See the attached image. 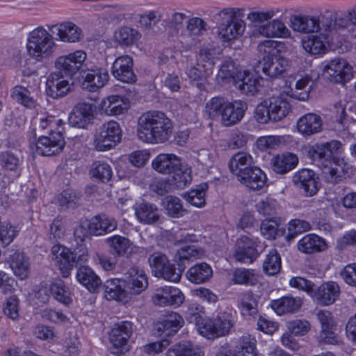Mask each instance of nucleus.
<instances>
[{
    "mask_svg": "<svg viewBox=\"0 0 356 356\" xmlns=\"http://www.w3.org/2000/svg\"><path fill=\"white\" fill-rule=\"evenodd\" d=\"M172 130V120L163 111L149 110L138 118L137 136L144 143H164L170 138Z\"/></svg>",
    "mask_w": 356,
    "mask_h": 356,
    "instance_id": "obj_2",
    "label": "nucleus"
},
{
    "mask_svg": "<svg viewBox=\"0 0 356 356\" xmlns=\"http://www.w3.org/2000/svg\"><path fill=\"white\" fill-rule=\"evenodd\" d=\"M232 280L235 284L254 286L258 278L254 270L238 268L234 270Z\"/></svg>",
    "mask_w": 356,
    "mask_h": 356,
    "instance_id": "obj_57",
    "label": "nucleus"
},
{
    "mask_svg": "<svg viewBox=\"0 0 356 356\" xmlns=\"http://www.w3.org/2000/svg\"><path fill=\"white\" fill-rule=\"evenodd\" d=\"M298 162L295 154L286 152L275 155L271 160L272 169L277 173L284 175L294 169Z\"/></svg>",
    "mask_w": 356,
    "mask_h": 356,
    "instance_id": "obj_38",
    "label": "nucleus"
},
{
    "mask_svg": "<svg viewBox=\"0 0 356 356\" xmlns=\"http://www.w3.org/2000/svg\"><path fill=\"white\" fill-rule=\"evenodd\" d=\"M132 333V323L127 321H121L115 324L112 329L109 336L110 342L115 348L120 350L122 353Z\"/></svg>",
    "mask_w": 356,
    "mask_h": 356,
    "instance_id": "obj_26",
    "label": "nucleus"
},
{
    "mask_svg": "<svg viewBox=\"0 0 356 356\" xmlns=\"http://www.w3.org/2000/svg\"><path fill=\"white\" fill-rule=\"evenodd\" d=\"M184 298V293L179 288L164 286L156 289L152 296V301L156 305L160 307H177L183 303Z\"/></svg>",
    "mask_w": 356,
    "mask_h": 356,
    "instance_id": "obj_17",
    "label": "nucleus"
},
{
    "mask_svg": "<svg viewBox=\"0 0 356 356\" xmlns=\"http://www.w3.org/2000/svg\"><path fill=\"white\" fill-rule=\"evenodd\" d=\"M207 323V329L204 331V337L215 339L225 336L234 325L232 314L227 312H220L215 318L208 319Z\"/></svg>",
    "mask_w": 356,
    "mask_h": 356,
    "instance_id": "obj_16",
    "label": "nucleus"
},
{
    "mask_svg": "<svg viewBox=\"0 0 356 356\" xmlns=\"http://www.w3.org/2000/svg\"><path fill=\"white\" fill-rule=\"evenodd\" d=\"M277 202L272 197H267L261 200L257 204L256 209L259 213L271 218L276 214Z\"/></svg>",
    "mask_w": 356,
    "mask_h": 356,
    "instance_id": "obj_63",
    "label": "nucleus"
},
{
    "mask_svg": "<svg viewBox=\"0 0 356 356\" xmlns=\"http://www.w3.org/2000/svg\"><path fill=\"white\" fill-rule=\"evenodd\" d=\"M123 286L126 288L131 303L148 287V276L145 271L138 266L129 268L124 275Z\"/></svg>",
    "mask_w": 356,
    "mask_h": 356,
    "instance_id": "obj_11",
    "label": "nucleus"
},
{
    "mask_svg": "<svg viewBox=\"0 0 356 356\" xmlns=\"http://www.w3.org/2000/svg\"><path fill=\"white\" fill-rule=\"evenodd\" d=\"M215 49L212 48H202L200 50L197 58V65H201L204 72L211 71L215 65Z\"/></svg>",
    "mask_w": 356,
    "mask_h": 356,
    "instance_id": "obj_62",
    "label": "nucleus"
},
{
    "mask_svg": "<svg viewBox=\"0 0 356 356\" xmlns=\"http://www.w3.org/2000/svg\"><path fill=\"white\" fill-rule=\"evenodd\" d=\"M327 246L325 240L315 234L305 235L298 243V250L306 254L322 252Z\"/></svg>",
    "mask_w": 356,
    "mask_h": 356,
    "instance_id": "obj_39",
    "label": "nucleus"
},
{
    "mask_svg": "<svg viewBox=\"0 0 356 356\" xmlns=\"http://www.w3.org/2000/svg\"><path fill=\"white\" fill-rule=\"evenodd\" d=\"M292 28L294 31L314 33L323 30L321 19L314 17L298 15L295 16L291 21Z\"/></svg>",
    "mask_w": 356,
    "mask_h": 356,
    "instance_id": "obj_40",
    "label": "nucleus"
},
{
    "mask_svg": "<svg viewBox=\"0 0 356 356\" xmlns=\"http://www.w3.org/2000/svg\"><path fill=\"white\" fill-rule=\"evenodd\" d=\"M9 264L15 276L19 280L26 279L30 270L29 258L24 252L15 251L10 257Z\"/></svg>",
    "mask_w": 356,
    "mask_h": 356,
    "instance_id": "obj_42",
    "label": "nucleus"
},
{
    "mask_svg": "<svg viewBox=\"0 0 356 356\" xmlns=\"http://www.w3.org/2000/svg\"><path fill=\"white\" fill-rule=\"evenodd\" d=\"M207 189L208 186L207 184L199 185L196 188H191L186 192L184 197L191 205L197 208H202L206 204V193Z\"/></svg>",
    "mask_w": 356,
    "mask_h": 356,
    "instance_id": "obj_54",
    "label": "nucleus"
},
{
    "mask_svg": "<svg viewBox=\"0 0 356 356\" xmlns=\"http://www.w3.org/2000/svg\"><path fill=\"white\" fill-rule=\"evenodd\" d=\"M86 53L83 50H76L67 55L60 56L55 60L54 67L64 76L72 79L80 71L86 59Z\"/></svg>",
    "mask_w": 356,
    "mask_h": 356,
    "instance_id": "obj_14",
    "label": "nucleus"
},
{
    "mask_svg": "<svg viewBox=\"0 0 356 356\" xmlns=\"http://www.w3.org/2000/svg\"><path fill=\"white\" fill-rule=\"evenodd\" d=\"M83 238H81V243H77L73 250L60 244L52 246L51 253L55 256L58 268L63 277H69L74 267L87 262L89 255L88 248L83 243Z\"/></svg>",
    "mask_w": 356,
    "mask_h": 356,
    "instance_id": "obj_4",
    "label": "nucleus"
},
{
    "mask_svg": "<svg viewBox=\"0 0 356 356\" xmlns=\"http://www.w3.org/2000/svg\"><path fill=\"white\" fill-rule=\"evenodd\" d=\"M323 30L332 36L334 42H340L346 35V29L350 25L356 26V8L349 10L348 15L337 17V14L325 11L321 15Z\"/></svg>",
    "mask_w": 356,
    "mask_h": 356,
    "instance_id": "obj_7",
    "label": "nucleus"
},
{
    "mask_svg": "<svg viewBox=\"0 0 356 356\" xmlns=\"http://www.w3.org/2000/svg\"><path fill=\"white\" fill-rule=\"evenodd\" d=\"M339 293L340 288L338 284L333 281H329L323 283L317 289L314 287L310 296L316 300L319 305L327 306L336 301Z\"/></svg>",
    "mask_w": 356,
    "mask_h": 356,
    "instance_id": "obj_21",
    "label": "nucleus"
},
{
    "mask_svg": "<svg viewBox=\"0 0 356 356\" xmlns=\"http://www.w3.org/2000/svg\"><path fill=\"white\" fill-rule=\"evenodd\" d=\"M90 174L92 179L102 183H107L113 177V170L107 162L97 160L92 162Z\"/></svg>",
    "mask_w": 356,
    "mask_h": 356,
    "instance_id": "obj_51",
    "label": "nucleus"
},
{
    "mask_svg": "<svg viewBox=\"0 0 356 356\" xmlns=\"http://www.w3.org/2000/svg\"><path fill=\"white\" fill-rule=\"evenodd\" d=\"M268 100V109L271 121L278 122L285 118L291 111V104L289 101L282 97H272Z\"/></svg>",
    "mask_w": 356,
    "mask_h": 356,
    "instance_id": "obj_41",
    "label": "nucleus"
},
{
    "mask_svg": "<svg viewBox=\"0 0 356 356\" xmlns=\"http://www.w3.org/2000/svg\"><path fill=\"white\" fill-rule=\"evenodd\" d=\"M136 214L139 220L145 224H152L159 218L156 206L149 202L141 203L136 209Z\"/></svg>",
    "mask_w": 356,
    "mask_h": 356,
    "instance_id": "obj_53",
    "label": "nucleus"
},
{
    "mask_svg": "<svg viewBox=\"0 0 356 356\" xmlns=\"http://www.w3.org/2000/svg\"><path fill=\"white\" fill-rule=\"evenodd\" d=\"M318 179L314 171L307 168L298 170L293 176L294 182L300 184L307 196H313L317 193L319 189Z\"/></svg>",
    "mask_w": 356,
    "mask_h": 356,
    "instance_id": "obj_28",
    "label": "nucleus"
},
{
    "mask_svg": "<svg viewBox=\"0 0 356 356\" xmlns=\"http://www.w3.org/2000/svg\"><path fill=\"white\" fill-rule=\"evenodd\" d=\"M104 296L108 300H115L124 305L131 303L126 288L123 286L122 280L111 278L104 284Z\"/></svg>",
    "mask_w": 356,
    "mask_h": 356,
    "instance_id": "obj_27",
    "label": "nucleus"
},
{
    "mask_svg": "<svg viewBox=\"0 0 356 356\" xmlns=\"http://www.w3.org/2000/svg\"><path fill=\"white\" fill-rule=\"evenodd\" d=\"M297 129L303 136H309L318 133L322 129L321 118L315 113H307L298 119Z\"/></svg>",
    "mask_w": 356,
    "mask_h": 356,
    "instance_id": "obj_37",
    "label": "nucleus"
},
{
    "mask_svg": "<svg viewBox=\"0 0 356 356\" xmlns=\"http://www.w3.org/2000/svg\"><path fill=\"white\" fill-rule=\"evenodd\" d=\"M122 131L120 124L114 120L104 122L95 136V147L99 151H107L115 147L122 140Z\"/></svg>",
    "mask_w": 356,
    "mask_h": 356,
    "instance_id": "obj_10",
    "label": "nucleus"
},
{
    "mask_svg": "<svg viewBox=\"0 0 356 356\" xmlns=\"http://www.w3.org/2000/svg\"><path fill=\"white\" fill-rule=\"evenodd\" d=\"M54 28L59 40L63 42H75L79 40L81 35V30L72 22L60 23Z\"/></svg>",
    "mask_w": 356,
    "mask_h": 356,
    "instance_id": "obj_43",
    "label": "nucleus"
},
{
    "mask_svg": "<svg viewBox=\"0 0 356 356\" xmlns=\"http://www.w3.org/2000/svg\"><path fill=\"white\" fill-rule=\"evenodd\" d=\"M191 168L182 164L180 162V166L175 168L172 175L171 181L172 184L177 188H184L191 184L192 180Z\"/></svg>",
    "mask_w": 356,
    "mask_h": 356,
    "instance_id": "obj_52",
    "label": "nucleus"
},
{
    "mask_svg": "<svg viewBox=\"0 0 356 356\" xmlns=\"http://www.w3.org/2000/svg\"><path fill=\"white\" fill-rule=\"evenodd\" d=\"M318 33H312L302 39L304 50L310 55L321 56L328 51V47L334 42L332 36L323 30Z\"/></svg>",
    "mask_w": 356,
    "mask_h": 356,
    "instance_id": "obj_15",
    "label": "nucleus"
},
{
    "mask_svg": "<svg viewBox=\"0 0 356 356\" xmlns=\"http://www.w3.org/2000/svg\"><path fill=\"white\" fill-rule=\"evenodd\" d=\"M312 81L309 75H305L299 79L295 86L294 89H291L289 95L296 99L305 101L309 97V90H307V86Z\"/></svg>",
    "mask_w": 356,
    "mask_h": 356,
    "instance_id": "obj_60",
    "label": "nucleus"
},
{
    "mask_svg": "<svg viewBox=\"0 0 356 356\" xmlns=\"http://www.w3.org/2000/svg\"><path fill=\"white\" fill-rule=\"evenodd\" d=\"M248 108L247 104L241 100L227 101L220 122L225 127L238 123L244 117Z\"/></svg>",
    "mask_w": 356,
    "mask_h": 356,
    "instance_id": "obj_22",
    "label": "nucleus"
},
{
    "mask_svg": "<svg viewBox=\"0 0 356 356\" xmlns=\"http://www.w3.org/2000/svg\"><path fill=\"white\" fill-rule=\"evenodd\" d=\"M197 254L198 250L195 245H184L177 250L174 257V261L181 275L186 266L193 259H196Z\"/></svg>",
    "mask_w": 356,
    "mask_h": 356,
    "instance_id": "obj_45",
    "label": "nucleus"
},
{
    "mask_svg": "<svg viewBox=\"0 0 356 356\" xmlns=\"http://www.w3.org/2000/svg\"><path fill=\"white\" fill-rule=\"evenodd\" d=\"M238 79L234 86L243 94L254 95L260 91L261 82L263 78L259 75L250 72L249 70H243L239 72Z\"/></svg>",
    "mask_w": 356,
    "mask_h": 356,
    "instance_id": "obj_25",
    "label": "nucleus"
},
{
    "mask_svg": "<svg viewBox=\"0 0 356 356\" xmlns=\"http://www.w3.org/2000/svg\"><path fill=\"white\" fill-rule=\"evenodd\" d=\"M93 104L87 102H79L70 115V120L74 126L85 127L93 120Z\"/></svg>",
    "mask_w": 356,
    "mask_h": 356,
    "instance_id": "obj_31",
    "label": "nucleus"
},
{
    "mask_svg": "<svg viewBox=\"0 0 356 356\" xmlns=\"http://www.w3.org/2000/svg\"><path fill=\"white\" fill-rule=\"evenodd\" d=\"M213 275V270L209 264L200 262L190 267L186 273V279L195 284H204Z\"/></svg>",
    "mask_w": 356,
    "mask_h": 356,
    "instance_id": "obj_36",
    "label": "nucleus"
},
{
    "mask_svg": "<svg viewBox=\"0 0 356 356\" xmlns=\"http://www.w3.org/2000/svg\"><path fill=\"white\" fill-rule=\"evenodd\" d=\"M30 94V91L26 88L20 85L13 87L11 91V97L17 102L26 108L35 109L37 102Z\"/></svg>",
    "mask_w": 356,
    "mask_h": 356,
    "instance_id": "obj_56",
    "label": "nucleus"
},
{
    "mask_svg": "<svg viewBox=\"0 0 356 356\" xmlns=\"http://www.w3.org/2000/svg\"><path fill=\"white\" fill-rule=\"evenodd\" d=\"M264 249L259 238L241 236L236 241L234 257L237 261L250 264L259 257Z\"/></svg>",
    "mask_w": 356,
    "mask_h": 356,
    "instance_id": "obj_9",
    "label": "nucleus"
},
{
    "mask_svg": "<svg viewBox=\"0 0 356 356\" xmlns=\"http://www.w3.org/2000/svg\"><path fill=\"white\" fill-rule=\"evenodd\" d=\"M341 149V142L334 140L309 147L308 156L321 169L327 184H339L352 172L351 165L340 155Z\"/></svg>",
    "mask_w": 356,
    "mask_h": 356,
    "instance_id": "obj_1",
    "label": "nucleus"
},
{
    "mask_svg": "<svg viewBox=\"0 0 356 356\" xmlns=\"http://www.w3.org/2000/svg\"><path fill=\"white\" fill-rule=\"evenodd\" d=\"M65 122L54 115H47L40 120L39 129L48 136H41L35 143V152L42 156L60 153L65 147Z\"/></svg>",
    "mask_w": 356,
    "mask_h": 356,
    "instance_id": "obj_3",
    "label": "nucleus"
},
{
    "mask_svg": "<svg viewBox=\"0 0 356 356\" xmlns=\"http://www.w3.org/2000/svg\"><path fill=\"white\" fill-rule=\"evenodd\" d=\"M228 99L222 96H214L207 102L204 106V115L212 120H221Z\"/></svg>",
    "mask_w": 356,
    "mask_h": 356,
    "instance_id": "obj_49",
    "label": "nucleus"
},
{
    "mask_svg": "<svg viewBox=\"0 0 356 356\" xmlns=\"http://www.w3.org/2000/svg\"><path fill=\"white\" fill-rule=\"evenodd\" d=\"M218 17L225 21L218 27V35L224 42H229L241 36L245 31V23L238 19L233 8H224L218 13Z\"/></svg>",
    "mask_w": 356,
    "mask_h": 356,
    "instance_id": "obj_8",
    "label": "nucleus"
},
{
    "mask_svg": "<svg viewBox=\"0 0 356 356\" xmlns=\"http://www.w3.org/2000/svg\"><path fill=\"white\" fill-rule=\"evenodd\" d=\"M282 268V259L277 250H271L266 254L263 263L264 272L268 275L277 274Z\"/></svg>",
    "mask_w": 356,
    "mask_h": 356,
    "instance_id": "obj_58",
    "label": "nucleus"
},
{
    "mask_svg": "<svg viewBox=\"0 0 356 356\" xmlns=\"http://www.w3.org/2000/svg\"><path fill=\"white\" fill-rule=\"evenodd\" d=\"M55 47L53 36L43 27H37L27 37L26 49L33 58L40 60L51 56Z\"/></svg>",
    "mask_w": 356,
    "mask_h": 356,
    "instance_id": "obj_6",
    "label": "nucleus"
},
{
    "mask_svg": "<svg viewBox=\"0 0 356 356\" xmlns=\"http://www.w3.org/2000/svg\"><path fill=\"white\" fill-rule=\"evenodd\" d=\"M323 74L334 83H345L353 77V67L346 60L334 58L323 63Z\"/></svg>",
    "mask_w": 356,
    "mask_h": 356,
    "instance_id": "obj_13",
    "label": "nucleus"
},
{
    "mask_svg": "<svg viewBox=\"0 0 356 356\" xmlns=\"http://www.w3.org/2000/svg\"><path fill=\"white\" fill-rule=\"evenodd\" d=\"M181 159L175 154L161 153L152 162V168L158 172L170 175L175 168L180 166Z\"/></svg>",
    "mask_w": 356,
    "mask_h": 356,
    "instance_id": "obj_34",
    "label": "nucleus"
},
{
    "mask_svg": "<svg viewBox=\"0 0 356 356\" xmlns=\"http://www.w3.org/2000/svg\"><path fill=\"white\" fill-rule=\"evenodd\" d=\"M239 72L242 71L238 70L235 63L231 58H227L221 64L218 75L223 81H232L234 85L238 79Z\"/></svg>",
    "mask_w": 356,
    "mask_h": 356,
    "instance_id": "obj_59",
    "label": "nucleus"
},
{
    "mask_svg": "<svg viewBox=\"0 0 356 356\" xmlns=\"http://www.w3.org/2000/svg\"><path fill=\"white\" fill-rule=\"evenodd\" d=\"M302 304L300 298H294L291 295L284 296L271 300L270 307L279 316L291 314L298 311Z\"/></svg>",
    "mask_w": 356,
    "mask_h": 356,
    "instance_id": "obj_33",
    "label": "nucleus"
},
{
    "mask_svg": "<svg viewBox=\"0 0 356 356\" xmlns=\"http://www.w3.org/2000/svg\"><path fill=\"white\" fill-rule=\"evenodd\" d=\"M239 356H258L257 341L250 334L243 335L236 346Z\"/></svg>",
    "mask_w": 356,
    "mask_h": 356,
    "instance_id": "obj_61",
    "label": "nucleus"
},
{
    "mask_svg": "<svg viewBox=\"0 0 356 356\" xmlns=\"http://www.w3.org/2000/svg\"><path fill=\"white\" fill-rule=\"evenodd\" d=\"M237 179L247 188L253 191H259L266 185L268 178L260 168L252 165L243 171Z\"/></svg>",
    "mask_w": 356,
    "mask_h": 356,
    "instance_id": "obj_24",
    "label": "nucleus"
},
{
    "mask_svg": "<svg viewBox=\"0 0 356 356\" xmlns=\"http://www.w3.org/2000/svg\"><path fill=\"white\" fill-rule=\"evenodd\" d=\"M81 87L88 92H96L104 87L109 79L107 70L103 67H95L83 71Z\"/></svg>",
    "mask_w": 356,
    "mask_h": 356,
    "instance_id": "obj_20",
    "label": "nucleus"
},
{
    "mask_svg": "<svg viewBox=\"0 0 356 356\" xmlns=\"http://www.w3.org/2000/svg\"><path fill=\"white\" fill-rule=\"evenodd\" d=\"M88 227L92 234L102 236L115 230L117 222L114 218H109L104 213H99L90 218Z\"/></svg>",
    "mask_w": 356,
    "mask_h": 356,
    "instance_id": "obj_30",
    "label": "nucleus"
},
{
    "mask_svg": "<svg viewBox=\"0 0 356 356\" xmlns=\"http://www.w3.org/2000/svg\"><path fill=\"white\" fill-rule=\"evenodd\" d=\"M252 156L245 152H238L234 154L229 161V168L231 172L238 177L243 171L250 168L252 165Z\"/></svg>",
    "mask_w": 356,
    "mask_h": 356,
    "instance_id": "obj_48",
    "label": "nucleus"
},
{
    "mask_svg": "<svg viewBox=\"0 0 356 356\" xmlns=\"http://www.w3.org/2000/svg\"><path fill=\"white\" fill-rule=\"evenodd\" d=\"M139 32L129 26H121L114 33L115 40L121 46L129 47L136 44L140 39Z\"/></svg>",
    "mask_w": 356,
    "mask_h": 356,
    "instance_id": "obj_50",
    "label": "nucleus"
},
{
    "mask_svg": "<svg viewBox=\"0 0 356 356\" xmlns=\"http://www.w3.org/2000/svg\"><path fill=\"white\" fill-rule=\"evenodd\" d=\"M112 254L115 256H124L129 248V240L124 236L115 235L108 238Z\"/></svg>",
    "mask_w": 356,
    "mask_h": 356,
    "instance_id": "obj_64",
    "label": "nucleus"
},
{
    "mask_svg": "<svg viewBox=\"0 0 356 356\" xmlns=\"http://www.w3.org/2000/svg\"><path fill=\"white\" fill-rule=\"evenodd\" d=\"M277 47L278 42L272 40H266L258 45L259 50L266 54L263 57L262 72L266 79L275 78L286 71L288 60L276 54Z\"/></svg>",
    "mask_w": 356,
    "mask_h": 356,
    "instance_id": "obj_5",
    "label": "nucleus"
},
{
    "mask_svg": "<svg viewBox=\"0 0 356 356\" xmlns=\"http://www.w3.org/2000/svg\"><path fill=\"white\" fill-rule=\"evenodd\" d=\"M70 79L58 70L50 73L45 83L47 95L53 99L65 96L70 90Z\"/></svg>",
    "mask_w": 356,
    "mask_h": 356,
    "instance_id": "obj_18",
    "label": "nucleus"
},
{
    "mask_svg": "<svg viewBox=\"0 0 356 356\" xmlns=\"http://www.w3.org/2000/svg\"><path fill=\"white\" fill-rule=\"evenodd\" d=\"M22 161L10 150L0 152V167L4 172H8L17 176L20 174Z\"/></svg>",
    "mask_w": 356,
    "mask_h": 356,
    "instance_id": "obj_46",
    "label": "nucleus"
},
{
    "mask_svg": "<svg viewBox=\"0 0 356 356\" xmlns=\"http://www.w3.org/2000/svg\"><path fill=\"white\" fill-rule=\"evenodd\" d=\"M317 316L321 323L322 340L327 344H339L340 339L335 333L336 323L332 313L328 311H320Z\"/></svg>",
    "mask_w": 356,
    "mask_h": 356,
    "instance_id": "obj_23",
    "label": "nucleus"
},
{
    "mask_svg": "<svg viewBox=\"0 0 356 356\" xmlns=\"http://www.w3.org/2000/svg\"><path fill=\"white\" fill-rule=\"evenodd\" d=\"M81 193L78 191L68 187L61 191L56 198V203L61 209L67 208H74L76 207Z\"/></svg>",
    "mask_w": 356,
    "mask_h": 356,
    "instance_id": "obj_55",
    "label": "nucleus"
},
{
    "mask_svg": "<svg viewBox=\"0 0 356 356\" xmlns=\"http://www.w3.org/2000/svg\"><path fill=\"white\" fill-rule=\"evenodd\" d=\"M134 60L129 55L116 58L112 65V74L117 79L124 83H134L136 76L134 72Z\"/></svg>",
    "mask_w": 356,
    "mask_h": 356,
    "instance_id": "obj_19",
    "label": "nucleus"
},
{
    "mask_svg": "<svg viewBox=\"0 0 356 356\" xmlns=\"http://www.w3.org/2000/svg\"><path fill=\"white\" fill-rule=\"evenodd\" d=\"M185 317L187 322L194 324L197 327L200 334L204 337V327H206V324H208L207 320L210 319V317L205 315L204 307L196 302L191 303L188 307Z\"/></svg>",
    "mask_w": 356,
    "mask_h": 356,
    "instance_id": "obj_35",
    "label": "nucleus"
},
{
    "mask_svg": "<svg viewBox=\"0 0 356 356\" xmlns=\"http://www.w3.org/2000/svg\"><path fill=\"white\" fill-rule=\"evenodd\" d=\"M76 278L79 283L90 293H96L102 286V280L95 272L89 266L79 265Z\"/></svg>",
    "mask_w": 356,
    "mask_h": 356,
    "instance_id": "obj_29",
    "label": "nucleus"
},
{
    "mask_svg": "<svg viewBox=\"0 0 356 356\" xmlns=\"http://www.w3.org/2000/svg\"><path fill=\"white\" fill-rule=\"evenodd\" d=\"M149 264L154 273L157 277L172 282H179L181 275L175 264L171 263L168 257L161 252H155L149 258Z\"/></svg>",
    "mask_w": 356,
    "mask_h": 356,
    "instance_id": "obj_12",
    "label": "nucleus"
},
{
    "mask_svg": "<svg viewBox=\"0 0 356 356\" xmlns=\"http://www.w3.org/2000/svg\"><path fill=\"white\" fill-rule=\"evenodd\" d=\"M259 33L267 38H288L290 35L289 29L284 23L278 19L261 26Z\"/></svg>",
    "mask_w": 356,
    "mask_h": 356,
    "instance_id": "obj_47",
    "label": "nucleus"
},
{
    "mask_svg": "<svg viewBox=\"0 0 356 356\" xmlns=\"http://www.w3.org/2000/svg\"><path fill=\"white\" fill-rule=\"evenodd\" d=\"M184 323V318L179 314L175 312H168L162 321L159 322L158 330L164 336H174L183 327Z\"/></svg>",
    "mask_w": 356,
    "mask_h": 356,
    "instance_id": "obj_32",
    "label": "nucleus"
},
{
    "mask_svg": "<svg viewBox=\"0 0 356 356\" xmlns=\"http://www.w3.org/2000/svg\"><path fill=\"white\" fill-rule=\"evenodd\" d=\"M49 290L52 297L60 303L68 306L72 302V296L70 288L61 279L52 281Z\"/></svg>",
    "mask_w": 356,
    "mask_h": 356,
    "instance_id": "obj_44",
    "label": "nucleus"
}]
</instances>
